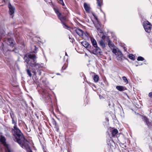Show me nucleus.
Masks as SVG:
<instances>
[{"label": "nucleus", "instance_id": "obj_29", "mask_svg": "<svg viewBox=\"0 0 152 152\" xmlns=\"http://www.w3.org/2000/svg\"><path fill=\"white\" fill-rule=\"evenodd\" d=\"M122 55V53L120 51V50H118L117 52V53L116 54V55H117V56H119V55Z\"/></svg>", "mask_w": 152, "mask_h": 152}, {"label": "nucleus", "instance_id": "obj_44", "mask_svg": "<svg viewBox=\"0 0 152 152\" xmlns=\"http://www.w3.org/2000/svg\"><path fill=\"white\" fill-rule=\"evenodd\" d=\"M65 55L68 56V55H67L66 53V52L65 53Z\"/></svg>", "mask_w": 152, "mask_h": 152}, {"label": "nucleus", "instance_id": "obj_53", "mask_svg": "<svg viewBox=\"0 0 152 152\" xmlns=\"http://www.w3.org/2000/svg\"><path fill=\"white\" fill-rule=\"evenodd\" d=\"M78 1L79 0H77Z\"/></svg>", "mask_w": 152, "mask_h": 152}, {"label": "nucleus", "instance_id": "obj_46", "mask_svg": "<svg viewBox=\"0 0 152 152\" xmlns=\"http://www.w3.org/2000/svg\"><path fill=\"white\" fill-rule=\"evenodd\" d=\"M56 74H57V75H60V74H59V73H57Z\"/></svg>", "mask_w": 152, "mask_h": 152}, {"label": "nucleus", "instance_id": "obj_4", "mask_svg": "<svg viewBox=\"0 0 152 152\" xmlns=\"http://www.w3.org/2000/svg\"><path fill=\"white\" fill-rule=\"evenodd\" d=\"M142 25L145 31L148 33H150L151 28V23L148 21H144Z\"/></svg>", "mask_w": 152, "mask_h": 152}, {"label": "nucleus", "instance_id": "obj_5", "mask_svg": "<svg viewBox=\"0 0 152 152\" xmlns=\"http://www.w3.org/2000/svg\"><path fill=\"white\" fill-rule=\"evenodd\" d=\"M94 48V49L93 48L92 50H90L89 52L96 55H98L99 54V55H102V52L99 47L97 46Z\"/></svg>", "mask_w": 152, "mask_h": 152}, {"label": "nucleus", "instance_id": "obj_31", "mask_svg": "<svg viewBox=\"0 0 152 152\" xmlns=\"http://www.w3.org/2000/svg\"><path fill=\"white\" fill-rule=\"evenodd\" d=\"M96 0L97 1L98 5L99 7H101L102 5L101 1L100 0Z\"/></svg>", "mask_w": 152, "mask_h": 152}, {"label": "nucleus", "instance_id": "obj_30", "mask_svg": "<svg viewBox=\"0 0 152 152\" xmlns=\"http://www.w3.org/2000/svg\"><path fill=\"white\" fill-rule=\"evenodd\" d=\"M71 36H69V38L70 39V41L73 43L74 41V39L73 38H71Z\"/></svg>", "mask_w": 152, "mask_h": 152}, {"label": "nucleus", "instance_id": "obj_1", "mask_svg": "<svg viewBox=\"0 0 152 152\" xmlns=\"http://www.w3.org/2000/svg\"><path fill=\"white\" fill-rule=\"evenodd\" d=\"M37 57L34 53L27 54L24 57L25 61L26 62V66L27 69L26 71L28 75L31 77L32 74L31 71L28 69V65H29L31 68L32 72L35 76L37 75L40 76L41 74L42 68V64L37 62Z\"/></svg>", "mask_w": 152, "mask_h": 152}, {"label": "nucleus", "instance_id": "obj_40", "mask_svg": "<svg viewBox=\"0 0 152 152\" xmlns=\"http://www.w3.org/2000/svg\"><path fill=\"white\" fill-rule=\"evenodd\" d=\"M124 50L126 51V48L125 47H124Z\"/></svg>", "mask_w": 152, "mask_h": 152}, {"label": "nucleus", "instance_id": "obj_26", "mask_svg": "<svg viewBox=\"0 0 152 152\" xmlns=\"http://www.w3.org/2000/svg\"><path fill=\"white\" fill-rule=\"evenodd\" d=\"M10 116H11V118H14V114L13 111H11V112H10Z\"/></svg>", "mask_w": 152, "mask_h": 152}, {"label": "nucleus", "instance_id": "obj_39", "mask_svg": "<svg viewBox=\"0 0 152 152\" xmlns=\"http://www.w3.org/2000/svg\"><path fill=\"white\" fill-rule=\"evenodd\" d=\"M45 1L48 3H50L51 1V0H44Z\"/></svg>", "mask_w": 152, "mask_h": 152}, {"label": "nucleus", "instance_id": "obj_37", "mask_svg": "<svg viewBox=\"0 0 152 152\" xmlns=\"http://www.w3.org/2000/svg\"><path fill=\"white\" fill-rule=\"evenodd\" d=\"M66 66H64V65L62 68V70H64L66 69Z\"/></svg>", "mask_w": 152, "mask_h": 152}, {"label": "nucleus", "instance_id": "obj_41", "mask_svg": "<svg viewBox=\"0 0 152 152\" xmlns=\"http://www.w3.org/2000/svg\"><path fill=\"white\" fill-rule=\"evenodd\" d=\"M35 115L37 116V118H38V116L37 115V114H35Z\"/></svg>", "mask_w": 152, "mask_h": 152}, {"label": "nucleus", "instance_id": "obj_38", "mask_svg": "<svg viewBox=\"0 0 152 152\" xmlns=\"http://www.w3.org/2000/svg\"><path fill=\"white\" fill-rule=\"evenodd\" d=\"M94 17L95 19L96 20V21H99L98 20L97 17L96 16H95Z\"/></svg>", "mask_w": 152, "mask_h": 152}, {"label": "nucleus", "instance_id": "obj_47", "mask_svg": "<svg viewBox=\"0 0 152 152\" xmlns=\"http://www.w3.org/2000/svg\"><path fill=\"white\" fill-rule=\"evenodd\" d=\"M107 144H108V145H110V143H107Z\"/></svg>", "mask_w": 152, "mask_h": 152}, {"label": "nucleus", "instance_id": "obj_36", "mask_svg": "<svg viewBox=\"0 0 152 152\" xmlns=\"http://www.w3.org/2000/svg\"><path fill=\"white\" fill-rule=\"evenodd\" d=\"M25 126H26V130H27V131L28 132H30V131H31V129H28L26 126V125H25Z\"/></svg>", "mask_w": 152, "mask_h": 152}, {"label": "nucleus", "instance_id": "obj_20", "mask_svg": "<svg viewBox=\"0 0 152 152\" xmlns=\"http://www.w3.org/2000/svg\"><path fill=\"white\" fill-rule=\"evenodd\" d=\"M108 45L109 46L110 48H113L114 46V45L112 43V41L110 40H109Z\"/></svg>", "mask_w": 152, "mask_h": 152}, {"label": "nucleus", "instance_id": "obj_10", "mask_svg": "<svg viewBox=\"0 0 152 152\" xmlns=\"http://www.w3.org/2000/svg\"><path fill=\"white\" fill-rule=\"evenodd\" d=\"M144 121L146 123V124L148 126V128H150L151 127H152V122L151 121L150 122L148 119L146 117H144Z\"/></svg>", "mask_w": 152, "mask_h": 152}, {"label": "nucleus", "instance_id": "obj_3", "mask_svg": "<svg viewBox=\"0 0 152 152\" xmlns=\"http://www.w3.org/2000/svg\"><path fill=\"white\" fill-rule=\"evenodd\" d=\"M54 10L57 15L58 18L61 20L63 27L65 29L69 30L70 29V27L67 26L65 23V22L67 20L66 17L62 15L59 12L58 9L54 8Z\"/></svg>", "mask_w": 152, "mask_h": 152}, {"label": "nucleus", "instance_id": "obj_24", "mask_svg": "<svg viewBox=\"0 0 152 152\" xmlns=\"http://www.w3.org/2000/svg\"><path fill=\"white\" fill-rule=\"evenodd\" d=\"M144 60V58L142 56H139L137 58V60L138 61H143Z\"/></svg>", "mask_w": 152, "mask_h": 152}, {"label": "nucleus", "instance_id": "obj_32", "mask_svg": "<svg viewBox=\"0 0 152 152\" xmlns=\"http://www.w3.org/2000/svg\"><path fill=\"white\" fill-rule=\"evenodd\" d=\"M54 128L55 129L56 131H57V132H58L59 130V128L57 126V125H56L54 127Z\"/></svg>", "mask_w": 152, "mask_h": 152}, {"label": "nucleus", "instance_id": "obj_21", "mask_svg": "<svg viewBox=\"0 0 152 152\" xmlns=\"http://www.w3.org/2000/svg\"><path fill=\"white\" fill-rule=\"evenodd\" d=\"M12 123L14 124L13 128L16 127H17V122L15 121L14 118H12Z\"/></svg>", "mask_w": 152, "mask_h": 152}, {"label": "nucleus", "instance_id": "obj_43", "mask_svg": "<svg viewBox=\"0 0 152 152\" xmlns=\"http://www.w3.org/2000/svg\"><path fill=\"white\" fill-rule=\"evenodd\" d=\"M106 118V120L107 121H108V118Z\"/></svg>", "mask_w": 152, "mask_h": 152}, {"label": "nucleus", "instance_id": "obj_27", "mask_svg": "<svg viewBox=\"0 0 152 152\" xmlns=\"http://www.w3.org/2000/svg\"><path fill=\"white\" fill-rule=\"evenodd\" d=\"M123 55L117 56V58L118 60H121L122 58Z\"/></svg>", "mask_w": 152, "mask_h": 152}, {"label": "nucleus", "instance_id": "obj_35", "mask_svg": "<svg viewBox=\"0 0 152 152\" xmlns=\"http://www.w3.org/2000/svg\"><path fill=\"white\" fill-rule=\"evenodd\" d=\"M148 96L151 98H152V92L149 93Z\"/></svg>", "mask_w": 152, "mask_h": 152}, {"label": "nucleus", "instance_id": "obj_7", "mask_svg": "<svg viewBox=\"0 0 152 152\" xmlns=\"http://www.w3.org/2000/svg\"><path fill=\"white\" fill-rule=\"evenodd\" d=\"M7 44L13 48L14 45L15 41L12 38H8L6 40Z\"/></svg>", "mask_w": 152, "mask_h": 152}, {"label": "nucleus", "instance_id": "obj_49", "mask_svg": "<svg viewBox=\"0 0 152 152\" xmlns=\"http://www.w3.org/2000/svg\"><path fill=\"white\" fill-rule=\"evenodd\" d=\"M4 53H5V51H4Z\"/></svg>", "mask_w": 152, "mask_h": 152}, {"label": "nucleus", "instance_id": "obj_34", "mask_svg": "<svg viewBox=\"0 0 152 152\" xmlns=\"http://www.w3.org/2000/svg\"><path fill=\"white\" fill-rule=\"evenodd\" d=\"M112 52L113 53H115L116 54L117 53V51L116 49H113Z\"/></svg>", "mask_w": 152, "mask_h": 152}, {"label": "nucleus", "instance_id": "obj_13", "mask_svg": "<svg viewBox=\"0 0 152 152\" xmlns=\"http://www.w3.org/2000/svg\"><path fill=\"white\" fill-rule=\"evenodd\" d=\"M75 31L77 34L80 36H83L84 33L83 31L81 29H76Z\"/></svg>", "mask_w": 152, "mask_h": 152}, {"label": "nucleus", "instance_id": "obj_45", "mask_svg": "<svg viewBox=\"0 0 152 152\" xmlns=\"http://www.w3.org/2000/svg\"><path fill=\"white\" fill-rule=\"evenodd\" d=\"M34 47H35V50H36V47L35 46H34Z\"/></svg>", "mask_w": 152, "mask_h": 152}, {"label": "nucleus", "instance_id": "obj_16", "mask_svg": "<svg viewBox=\"0 0 152 152\" xmlns=\"http://www.w3.org/2000/svg\"><path fill=\"white\" fill-rule=\"evenodd\" d=\"M0 141L3 144L6 143V139L5 137L3 136H1L0 138Z\"/></svg>", "mask_w": 152, "mask_h": 152}, {"label": "nucleus", "instance_id": "obj_12", "mask_svg": "<svg viewBox=\"0 0 152 152\" xmlns=\"http://www.w3.org/2000/svg\"><path fill=\"white\" fill-rule=\"evenodd\" d=\"M91 40L92 45L94 48L98 46L97 42L94 39L91 38Z\"/></svg>", "mask_w": 152, "mask_h": 152}, {"label": "nucleus", "instance_id": "obj_2", "mask_svg": "<svg viewBox=\"0 0 152 152\" xmlns=\"http://www.w3.org/2000/svg\"><path fill=\"white\" fill-rule=\"evenodd\" d=\"M12 131L15 137L14 140L22 148L26 149L27 151L32 152L29 145L28 142L25 139L23 134L19 128L18 127L13 128Z\"/></svg>", "mask_w": 152, "mask_h": 152}, {"label": "nucleus", "instance_id": "obj_51", "mask_svg": "<svg viewBox=\"0 0 152 152\" xmlns=\"http://www.w3.org/2000/svg\"><path fill=\"white\" fill-rule=\"evenodd\" d=\"M136 66H138V65H136Z\"/></svg>", "mask_w": 152, "mask_h": 152}, {"label": "nucleus", "instance_id": "obj_50", "mask_svg": "<svg viewBox=\"0 0 152 152\" xmlns=\"http://www.w3.org/2000/svg\"><path fill=\"white\" fill-rule=\"evenodd\" d=\"M145 62H146V61L145 60L144 61Z\"/></svg>", "mask_w": 152, "mask_h": 152}, {"label": "nucleus", "instance_id": "obj_17", "mask_svg": "<svg viewBox=\"0 0 152 152\" xmlns=\"http://www.w3.org/2000/svg\"><path fill=\"white\" fill-rule=\"evenodd\" d=\"M99 45L103 48H104L105 47V43L102 40L99 41Z\"/></svg>", "mask_w": 152, "mask_h": 152}, {"label": "nucleus", "instance_id": "obj_8", "mask_svg": "<svg viewBox=\"0 0 152 152\" xmlns=\"http://www.w3.org/2000/svg\"><path fill=\"white\" fill-rule=\"evenodd\" d=\"M93 22L95 27L96 28L97 31H99L100 33H102V31L100 30V25L99 21H95Z\"/></svg>", "mask_w": 152, "mask_h": 152}, {"label": "nucleus", "instance_id": "obj_33", "mask_svg": "<svg viewBox=\"0 0 152 152\" xmlns=\"http://www.w3.org/2000/svg\"><path fill=\"white\" fill-rule=\"evenodd\" d=\"M53 124L54 125V126L56 125H57L56 121L54 120H53Z\"/></svg>", "mask_w": 152, "mask_h": 152}, {"label": "nucleus", "instance_id": "obj_19", "mask_svg": "<svg viewBox=\"0 0 152 152\" xmlns=\"http://www.w3.org/2000/svg\"><path fill=\"white\" fill-rule=\"evenodd\" d=\"M118 131L117 129H114L112 132V136H115L118 133Z\"/></svg>", "mask_w": 152, "mask_h": 152}, {"label": "nucleus", "instance_id": "obj_22", "mask_svg": "<svg viewBox=\"0 0 152 152\" xmlns=\"http://www.w3.org/2000/svg\"><path fill=\"white\" fill-rule=\"evenodd\" d=\"M129 58L132 60H134L135 59V56L132 54L129 55Z\"/></svg>", "mask_w": 152, "mask_h": 152}, {"label": "nucleus", "instance_id": "obj_15", "mask_svg": "<svg viewBox=\"0 0 152 152\" xmlns=\"http://www.w3.org/2000/svg\"><path fill=\"white\" fill-rule=\"evenodd\" d=\"M84 6L85 10L88 12L89 13L90 11V7L86 3H84Z\"/></svg>", "mask_w": 152, "mask_h": 152}, {"label": "nucleus", "instance_id": "obj_52", "mask_svg": "<svg viewBox=\"0 0 152 152\" xmlns=\"http://www.w3.org/2000/svg\"><path fill=\"white\" fill-rule=\"evenodd\" d=\"M7 1H9V0H7Z\"/></svg>", "mask_w": 152, "mask_h": 152}, {"label": "nucleus", "instance_id": "obj_11", "mask_svg": "<svg viewBox=\"0 0 152 152\" xmlns=\"http://www.w3.org/2000/svg\"><path fill=\"white\" fill-rule=\"evenodd\" d=\"M116 88L120 91H123L127 90V88L124 87L122 86H117L116 87Z\"/></svg>", "mask_w": 152, "mask_h": 152}, {"label": "nucleus", "instance_id": "obj_48", "mask_svg": "<svg viewBox=\"0 0 152 152\" xmlns=\"http://www.w3.org/2000/svg\"><path fill=\"white\" fill-rule=\"evenodd\" d=\"M111 142H113V140H111Z\"/></svg>", "mask_w": 152, "mask_h": 152}, {"label": "nucleus", "instance_id": "obj_14", "mask_svg": "<svg viewBox=\"0 0 152 152\" xmlns=\"http://www.w3.org/2000/svg\"><path fill=\"white\" fill-rule=\"evenodd\" d=\"M9 51L13 52L15 53H17L18 52V50L16 48L14 47L13 49L12 50L8 49L7 50V53H8Z\"/></svg>", "mask_w": 152, "mask_h": 152}, {"label": "nucleus", "instance_id": "obj_25", "mask_svg": "<svg viewBox=\"0 0 152 152\" xmlns=\"http://www.w3.org/2000/svg\"><path fill=\"white\" fill-rule=\"evenodd\" d=\"M59 3L61 4L63 6H64L65 4L63 1V0H57Z\"/></svg>", "mask_w": 152, "mask_h": 152}, {"label": "nucleus", "instance_id": "obj_42", "mask_svg": "<svg viewBox=\"0 0 152 152\" xmlns=\"http://www.w3.org/2000/svg\"><path fill=\"white\" fill-rule=\"evenodd\" d=\"M93 15L94 17L96 16V15H95L94 14H93Z\"/></svg>", "mask_w": 152, "mask_h": 152}, {"label": "nucleus", "instance_id": "obj_28", "mask_svg": "<svg viewBox=\"0 0 152 152\" xmlns=\"http://www.w3.org/2000/svg\"><path fill=\"white\" fill-rule=\"evenodd\" d=\"M48 93H46L44 91L42 92V95L45 98H46V96H48Z\"/></svg>", "mask_w": 152, "mask_h": 152}, {"label": "nucleus", "instance_id": "obj_23", "mask_svg": "<svg viewBox=\"0 0 152 152\" xmlns=\"http://www.w3.org/2000/svg\"><path fill=\"white\" fill-rule=\"evenodd\" d=\"M123 80H124V83L126 84H127L128 83V81L126 78L125 76H123L122 77Z\"/></svg>", "mask_w": 152, "mask_h": 152}, {"label": "nucleus", "instance_id": "obj_18", "mask_svg": "<svg viewBox=\"0 0 152 152\" xmlns=\"http://www.w3.org/2000/svg\"><path fill=\"white\" fill-rule=\"evenodd\" d=\"M99 79V77L98 75H95L93 77V80L94 81L95 83H97L98 82Z\"/></svg>", "mask_w": 152, "mask_h": 152}, {"label": "nucleus", "instance_id": "obj_9", "mask_svg": "<svg viewBox=\"0 0 152 152\" xmlns=\"http://www.w3.org/2000/svg\"><path fill=\"white\" fill-rule=\"evenodd\" d=\"M8 7L9 8V14L10 15H12L14 13L15 8L12 5L10 2H9L8 4Z\"/></svg>", "mask_w": 152, "mask_h": 152}, {"label": "nucleus", "instance_id": "obj_6", "mask_svg": "<svg viewBox=\"0 0 152 152\" xmlns=\"http://www.w3.org/2000/svg\"><path fill=\"white\" fill-rule=\"evenodd\" d=\"M82 45L85 48L87 49V50L89 51L90 50L93 49V47L87 41H84L81 42Z\"/></svg>", "mask_w": 152, "mask_h": 152}]
</instances>
